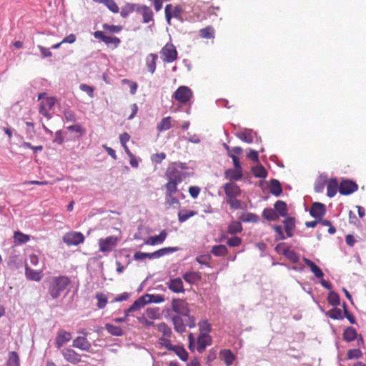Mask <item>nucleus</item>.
Returning a JSON list of instances; mask_svg holds the SVG:
<instances>
[{
	"instance_id": "nucleus-30",
	"label": "nucleus",
	"mask_w": 366,
	"mask_h": 366,
	"mask_svg": "<svg viewBox=\"0 0 366 366\" xmlns=\"http://www.w3.org/2000/svg\"><path fill=\"white\" fill-rule=\"evenodd\" d=\"M269 192L276 197H278L282 194V188L277 179H272L270 180Z\"/></svg>"
},
{
	"instance_id": "nucleus-32",
	"label": "nucleus",
	"mask_w": 366,
	"mask_h": 366,
	"mask_svg": "<svg viewBox=\"0 0 366 366\" xmlns=\"http://www.w3.org/2000/svg\"><path fill=\"white\" fill-rule=\"evenodd\" d=\"M14 240L15 244H26L30 240V236L26 234L22 233L20 231L14 232Z\"/></svg>"
},
{
	"instance_id": "nucleus-49",
	"label": "nucleus",
	"mask_w": 366,
	"mask_h": 366,
	"mask_svg": "<svg viewBox=\"0 0 366 366\" xmlns=\"http://www.w3.org/2000/svg\"><path fill=\"white\" fill-rule=\"evenodd\" d=\"M96 298L98 301L97 305V307L99 309H104L108 302L107 295L104 293L99 292L96 295Z\"/></svg>"
},
{
	"instance_id": "nucleus-5",
	"label": "nucleus",
	"mask_w": 366,
	"mask_h": 366,
	"mask_svg": "<svg viewBox=\"0 0 366 366\" xmlns=\"http://www.w3.org/2000/svg\"><path fill=\"white\" fill-rule=\"evenodd\" d=\"M147 297L148 296H145L144 295L138 298L137 300L134 301L132 306H130L127 310L124 311L125 315L124 316V318H114L113 321L116 322H124L127 321L129 312L137 311L144 307L147 304Z\"/></svg>"
},
{
	"instance_id": "nucleus-37",
	"label": "nucleus",
	"mask_w": 366,
	"mask_h": 366,
	"mask_svg": "<svg viewBox=\"0 0 366 366\" xmlns=\"http://www.w3.org/2000/svg\"><path fill=\"white\" fill-rule=\"evenodd\" d=\"M357 331L352 327H347L343 332V339L347 342H352L356 339Z\"/></svg>"
},
{
	"instance_id": "nucleus-46",
	"label": "nucleus",
	"mask_w": 366,
	"mask_h": 366,
	"mask_svg": "<svg viewBox=\"0 0 366 366\" xmlns=\"http://www.w3.org/2000/svg\"><path fill=\"white\" fill-rule=\"evenodd\" d=\"M137 5L134 4H127L124 6L122 7V11L120 12L121 16L123 18H126L129 16V14L133 12L134 11H137Z\"/></svg>"
},
{
	"instance_id": "nucleus-24",
	"label": "nucleus",
	"mask_w": 366,
	"mask_h": 366,
	"mask_svg": "<svg viewBox=\"0 0 366 366\" xmlns=\"http://www.w3.org/2000/svg\"><path fill=\"white\" fill-rule=\"evenodd\" d=\"M285 230L288 237L293 236V231L295 228V219L294 217H287L284 221Z\"/></svg>"
},
{
	"instance_id": "nucleus-25",
	"label": "nucleus",
	"mask_w": 366,
	"mask_h": 366,
	"mask_svg": "<svg viewBox=\"0 0 366 366\" xmlns=\"http://www.w3.org/2000/svg\"><path fill=\"white\" fill-rule=\"evenodd\" d=\"M183 279L189 284L194 285L202 280V276L197 272H187L183 274Z\"/></svg>"
},
{
	"instance_id": "nucleus-20",
	"label": "nucleus",
	"mask_w": 366,
	"mask_h": 366,
	"mask_svg": "<svg viewBox=\"0 0 366 366\" xmlns=\"http://www.w3.org/2000/svg\"><path fill=\"white\" fill-rule=\"evenodd\" d=\"M224 177L230 181H238L242 178V170L228 169L224 171Z\"/></svg>"
},
{
	"instance_id": "nucleus-56",
	"label": "nucleus",
	"mask_w": 366,
	"mask_h": 366,
	"mask_svg": "<svg viewBox=\"0 0 366 366\" xmlns=\"http://www.w3.org/2000/svg\"><path fill=\"white\" fill-rule=\"evenodd\" d=\"M179 183L169 181L165 184V194H174L177 192V185Z\"/></svg>"
},
{
	"instance_id": "nucleus-28",
	"label": "nucleus",
	"mask_w": 366,
	"mask_h": 366,
	"mask_svg": "<svg viewBox=\"0 0 366 366\" xmlns=\"http://www.w3.org/2000/svg\"><path fill=\"white\" fill-rule=\"evenodd\" d=\"M172 323L176 332L182 333L186 330V325L184 323L182 318L179 315L172 317Z\"/></svg>"
},
{
	"instance_id": "nucleus-10",
	"label": "nucleus",
	"mask_w": 366,
	"mask_h": 366,
	"mask_svg": "<svg viewBox=\"0 0 366 366\" xmlns=\"http://www.w3.org/2000/svg\"><path fill=\"white\" fill-rule=\"evenodd\" d=\"M358 189L357 184L351 180H343L340 182L338 190L342 195H349Z\"/></svg>"
},
{
	"instance_id": "nucleus-3",
	"label": "nucleus",
	"mask_w": 366,
	"mask_h": 366,
	"mask_svg": "<svg viewBox=\"0 0 366 366\" xmlns=\"http://www.w3.org/2000/svg\"><path fill=\"white\" fill-rule=\"evenodd\" d=\"M46 93H41L38 96V99H42L40 107H39V114L49 119L51 118V115L49 114V110L54 106L56 99L54 97H46Z\"/></svg>"
},
{
	"instance_id": "nucleus-42",
	"label": "nucleus",
	"mask_w": 366,
	"mask_h": 366,
	"mask_svg": "<svg viewBox=\"0 0 366 366\" xmlns=\"http://www.w3.org/2000/svg\"><path fill=\"white\" fill-rule=\"evenodd\" d=\"M171 351L175 352V354L182 360L187 361L188 359V352L186 350L180 345H174Z\"/></svg>"
},
{
	"instance_id": "nucleus-2",
	"label": "nucleus",
	"mask_w": 366,
	"mask_h": 366,
	"mask_svg": "<svg viewBox=\"0 0 366 366\" xmlns=\"http://www.w3.org/2000/svg\"><path fill=\"white\" fill-rule=\"evenodd\" d=\"M120 241V237L114 235L100 238L98 240L99 252L107 254L114 251Z\"/></svg>"
},
{
	"instance_id": "nucleus-41",
	"label": "nucleus",
	"mask_w": 366,
	"mask_h": 366,
	"mask_svg": "<svg viewBox=\"0 0 366 366\" xmlns=\"http://www.w3.org/2000/svg\"><path fill=\"white\" fill-rule=\"evenodd\" d=\"M171 128V117H167L163 118L161 122L157 124V129L158 132H162L167 131Z\"/></svg>"
},
{
	"instance_id": "nucleus-23",
	"label": "nucleus",
	"mask_w": 366,
	"mask_h": 366,
	"mask_svg": "<svg viewBox=\"0 0 366 366\" xmlns=\"http://www.w3.org/2000/svg\"><path fill=\"white\" fill-rule=\"evenodd\" d=\"M303 261L310 267L311 272L315 274L317 278H322L324 273L322 269L316 265L312 260L304 257Z\"/></svg>"
},
{
	"instance_id": "nucleus-51",
	"label": "nucleus",
	"mask_w": 366,
	"mask_h": 366,
	"mask_svg": "<svg viewBox=\"0 0 366 366\" xmlns=\"http://www.w3.org/2000/svg\"><path fill=\"white\" fill-rule=\"evenodd\" d=\"M157 329L162 334L163 337H171L172 333V330L166 323H159L157 325Z\"/></svg>"
},
{
	"instance_id": "nucleus-61",
	"label": "nucleus",
	"mask_w": 366,
	"mask_h": 366,
	"mask_svg": "<svg viewBox=\"0 0 366 366\" xmlns=\"http://www.w3.org/2000/svg\"><path fill=\"white\" fill-rule=\"evenodd\" d=\"M145 296H148L147 298V303L154 302V303H160L162 302L164 299L162 295H145Z\"/></svg>"
},
{
	"instance_id": "nucleus-45",
	"label": "nucleus",
	"mask_w": 366,
	"mask_h": 366,
	"mask_svg": "<svg viewBox=\"0 0 366 366\" xmlns=\"http://www.w3.org/2000/svg\"><path fill=\"white\" fill-rule=\"evenodd\" d=\"M283 254L287 259L291 261L292 263H297L300 259L298 254L296 253L294 250H292L289 248L284 249Z\"/></svg>"
},
{
	"instance_id": "nucleus-7",
	"label": "nucleus",
	"mask_w": 366,
	"mask_h": 366,
	"mask_svg": "<svg viewBox=\"0 0 366 366\" xmlns=\"http://www.w3.org/2000/svg\"><path fill=\"white\" fill-rule=\"evenodd\" d=\"M192 97V92L186 86H179L173 95V97L180 104L187 103Z\"/></svg>"
},
{
	"instance_id": "nucleus-62",
	"label": "nucleus",
	"mask_w": 366,
	"mask_h": 366,
	"mask_svg": "<svg viewBox=\"0 0 366 366\" xmlns=\"http://www.w3.org/2000/svg\"><path fill=\"white\" fill-rule=\"evenodd\" d=\"M104 5L114 14L119 11V8L114 0H107Z\"/></svg>"
},
{
	"instance_id": "nucleus-18",
	"label": "nucleus",
	"mask_w": 366,
	"mask_h": 366,
	"mask_svg": "<svg viewBox=\"0 0 366 366\" xmlns=\"http://www.w3.org/2000/svg\"><path fill=\"white\" fill-rule=\"evenodd\" d=\"M167 285L168 288L174 293L184 292L183 282L179 277L170 280Z\"/></svg>"
},
{
	"instance_id": "nucleus-50",
	"label": "nucleus",
	"mask_w": 366,
	"mask_h": 366,
	"mask_svg": "<svg viewBox=\"0 0 366 366\" xmlns=\"http://www.w3.org/2000/svg\"><path fill=\"white\" fill-rule=\"evenodd\" d=\"M327 315L333 320H342L344 318L342 310L336 307L329 310Z\"/></svg>"
},
{
	"instance_id": "nucleus-40",
	"label": "nucleus",
	"mask_w": 366,
	"mask_h": 366,
	"mask_svg": "<svg viewBox=\"0 0 366 366\" xmlns=\"http://www.w3.org/2000/svg\"><path fill=\"white\" fill-rule=\"evenodd\" d=\"M212 254L216 257H224L227 255L228 249L226 246L223 244L215 245L211 250Z\"/></svg>"
},
{
	"instance_id": "nucleus-48",
	"label": "nucleus",
	"mask_w": 366,
	"mask_h": 366,
	"mask_svg": "<svg viewBox=\"0 0 366 366\" xmlns=\"http://www.w3.org/2000/svg\"><path fill=\"white\" fill-rule=\"evenodd\" d=\"M327 302L330 305L335 307L340 305V300L339 295L333 291H331L328 295Z\"/></svg>"
},
{
	"instance_id": "nucleus-26",
	"label": "nucleus",
	"mask_w": 366,
	"mask_h": 366,
	"mask_svg": "<svg viewBox=\"0 0 366 366\" xmlns=\"http://www.w3.org/2000/svg\"><path fill=\"white\" fill-rule=\"evenodd\" d=\"M158 59V56L156 54H149L146 58V65L148 71L151 74H154L156 70V64Z\"/></svg>"
},
{
	"instance_id": "nucleus-34",
	"label": "nucleus",
	"mask_w": 366,
	"mask_h": 366,
	"mask_svg": "<svg viewBox=\"0 0 366 366\" xmlns=\"http://www.w3.org/2000/svg\"><path fill=\"white\" fill-rule=\"evenodd\" d=\"M242 231V226L241 221H233L229 223L227 227V233L230 234H235L240 233Z\"/></svg>"
},
{
	"instance_id": "nucleus-27",
	"label": "nucleus",
	"mask_w": 366,
	"mask_h": 366,
	"mask_svg": "<svg viewBox=\"0 0 366 366\" xmlns=\"http://www.w3.org/2000/svg\"><path fill=\"white\" fill-rule=\"evenodd\" d=\"M221 359L224 361L227 366L232 365L235 356L230 350H222L219 353Z\"/></svg>"
},
{
	"instance_id": "nucleus-47",
	"label": "nucleus",
	"mask_w": 366,
	"mask_h": 366,
	"mask_svg": "<svg viewBox=\"0 0 366 366\" xmlns=\"http://www.w3.org/2000/svg\"><path fill=\"white\" fill-rule=\"evenodd\" d=\"M226 202L229 205L232 209H242V202L237 199V197H229L226 198Z\"/></svg>"
},
{
	"instance_id": "nucleus-57",
	"label": "nucleus",
	"mask_w": 366,
	"mask_h": 366,
	"mask_svg": "<svg viewBox=\"0 0 366 366\" xmlns=\"http://www.w3.org/2000/svg\"><path fill=\"white\" fill-rule=\"evenodd\" d=\"M170 337H159L158 340L159 344L161 345V346L167 348L168 350H172L173 349L174 345H172L171 343V341L169 340Z\"/></svg>"
},
{
	"instance_id": "nucleus-11",
	"label": "nucleus",
	"mask_w": 366,
	"mask_h": 366,
	"mask_svg": "<svg viewBox=\"0 0 366 366\" xmlns=\"http://www.w3.org/2000/svg\"><path fill=\"white\" fill-rule=\"evenodd\" d=\"M212 344V337L206 333H200L197 340V350L202 353Z\"/></svg>"
},
{
	"instance_id": "nucleus-22",
	"label": "nucleus",
	"mask_w": 366,
	"mask_h": 366,
	"mask_svg": "<svg viewBox=\"0 0 366 366\" xmlns=\"http://www.w3.org/2000/svg\"><path fill=\"white\" fill-rule=\"evenodd\" d=\"M167 236V233L165 230H162L159 235L152 236L149 237L146 241L145 244L148 245H155L157 244L162 243Z\"/></svg>"
},
{
	"instance_id": "nucleus-6",
	"label": "nucleus",
	"mask_w": 366,
	"mask_h": 366,
	"mask_svg": "<svg viewBox=\"0 0 366 366\" xmlns=\"http://www.w3.org/2000/svg\"><path fill=\"white\" fill-rule=\"evenodd\" d=\"M84 236L79 232H67L63 237V241L68 246L79 245L84 242Z\"/></svg>"
},
{
	"instance_id": "nucleus-31",
	"label": "nucleus",
	"mask_w": 366,
	"mask_h": 366,
	"mask_svg": "<svg viewBox=\"0 0 366 366\" xmlns=\"http://www.w3.org/2000/svg\"><path fill=\"white\" fill-rule=\"evenodd\" d=\"M274 210L278 214L279 217H285L287 215V204L282 200H278L275 202Z\"/></svg>"
},
{
	"instance_id": "nucleus-8",
	"label": "nucleus",
	"mask_w": 366,
	"mask_h": 366,
	"mask_svg": "<svg viewBox=\"0 0 366 366\" xmlns=\"http://www.w3.org/2000/svg\"><path fill=\"white\" fill-rule=\"evenodd\" d=\"M183 9L180 5H177L172 8V4H167L164 9L165 18L168 23L170 24L172 18L181 19Z\"/></svg>"
},
{
	"instance_id": "nucleus-53",
	"label": "nucleus",
	"mask_w": 366,
	"mask_h": 366,
	"mask_svg": "<svg viewBox=\"0 0 366 366\" xmlns=\"http://www.w3.org/2000/svg\"><path fill=\"white\" fill-rule=\"evenodd\" d=\"M198 325L200 333L208 334L212 330V325L207 320L200 321Z\"/></svg>"
},
{
	"instance_id": "nucleus-15",
	"label": "nucleus",
	"mask_w": 366,
	"mask_h": 366,
	"mask_svg": "<svg viewBox=\"0 0 366 366\" xmlns=\"http://www.w3.org/2000/svg\"><path fill=\"white\" fill-rule=\"evenodd\" d=\"M325 212V204L320 202L313 203L310 210V215L315 219H321Z\"/></svg>"
},
{
	"instance_id": "nucleus-19",
	"label": "nucleus",
	"mask_w": 366,
	"mask_h": 366,
	"mask_svg": "<svg viewBox=\"0 0 366 366\" xmlns=\"http://www.w3.org/2000/svg\"><path fill=\"white\" fill-rule=\"evenodd\" d=\"M137 11L139 12L142 14L144 23H149L153 20V16H154L153 12L152 11V9L149 7H148L147 6H145V5L137 6Z\"/></svg>"
},
{
	"instance_id": "nucleus-38",
	"label": "nucleus",
	"mask_w": 366,
	"mask_h": 366,
	"mask_svg": "<svg viewBox=\"0 0 366 366\" xmlns=\"http://www.w3.org/2000/svg\"><path fill=\"white\" fill-rule=\"evenodd\" d=\"M105 329L110 335L114 336H122L123 335V330L119 326L107 323L105 324Z\"/></svg>"
},
{
	"instance_id": "nucleus-52",
	"label": "nucleus",
	"mask_w": 366,
	"mask_h": 366,
	"mask_svg": "<svg viewBox=\"0 0 366 366\" xmlns=\"http://www.w3.org/2000/svg\"><path fill=\"white\" fill-rule=\"evenodd\" d=\"M237 137L239 139L242 141L247 142L248 144H251L253 142V136L251 132L249 131H244L239 132L237 134Z\"/></svg>"
},
{
	"instance_id": "nucleus-39",
	"label": "nucleus",
	"mask_w": 366,
	"mask_h": 366,
	"mask_svg": "<svg viewBox=\"0 0 366 366\" xmlns=\"http://www.w3.org/2000/svg\"><path fill=\"white\" fill-rule=\"evenodd\" d=\"M239 219L243 222H252L256 223L259 220V217L254 213H242Z\"/></svg>"
},
{
	"instance_id": "nucleus-13",
	"label": "nucleus",
	"mask_w": 366,
	"mask_h": 366,
	"mask_svg": "<svg viewBox=\"0 0 366 366\" xmlns=\"http://www.w3.org/2000/svg\"><path fill=\"white\" fill-rule=\"evenodd\" d=\"M226 198L238 197L241 194L239 187L234 182L226 183L224 187Z\"/></svg>"
},
{
	"instance_id": "nucleus-9",
	"label": "nucleus",
	"mask_w": 366,
	"mask_h": 366,
	"mask_svg": "<svg viewBox=\"0 0 366 366\" xmlns=\"http://www.w3.org/2000/svg\"><path fill=\"white\" fill-rule=\"evenodd\" d=\"M172 308L174 312L183 316H188V313H189V305L184 300H173L172 302Z\"/></svg>"
},
{
	"instance_id": "nucleus-63",
	"label": "nucleus",
	"mask_w": 366,
	"mask_h": 366,
	"mask_svg": "<svg viewBox=\"0 0 366 366\" xmlns=\"http://www.w3.org/2000/svg\"><path fill=\"white\" fill-rule=\"evenodd\" d=\"M104 42L106 44H112L115 46V47H117L120 44L121 41L118 37L106 35V37H104Z\"/></svg>"
},
{
	"instance_id": "nucleus-21",
	"label": "nucleus",
	"mask_w": 366,
	"mask_h": 366,
	"mask_svg": "<svg viewBox=\"0 0 366 366\" xmlns=\"http://www.w3.org/2000/svg\"><path fill=\"white\" fill-rule=\"evenodd\" d=\"M25 274L27 279L36 282L40 281L42 277L41 270H34L29 267L28 264L25 266Z\"/></svg>"
},
{
	"instance_id": "nucleus-64",
	"label": "nucleus",
	"mask_w": 366,
	"mask_h": 366,
	"mask_svg": "<svg viewBox=\"0 0 366 366\" xmlns=\"http://www.w3.org/2000/svg\"><path fill=\"white\" fill-rule=\"evenodd\" d=\"M272 228L277 234L275 237L276 240H283L286 238L285 236L284 235L282 228L280 225H273Z\"/></svg>"
},
{
	"instance_id": "nucleus-16",
	"label": "nucleus",
	"mask_w": 366,
	"mask_h": 366,
	"mask_svg": "<svg viewBox=\"0 0 366 366\" xmlns=\"http://www.w3.org/2000/svg\"><path fill=\"white\" fill-rule=\"evenodd\" d=\"M72 346L84 351H89L92 347L91 343L89 342L86 337H76L74 341Z\"/></svg>"
},
{
	"instance_id": "nucleus-4",
	"label": "nucleus",
	"mask_w": 366,
	"mask_h": 366,
	"mask_svg": "<svg viewBox=\"0 0 366 366\" xmlns=\"http://www.w3.org/2000/svg\"><path fill=\"white\" fill-rule=\"evenodd\" d=\"M161 58L165 63H172L177 60L178 53L172 43L166 44L160 51Z\"/></svg>"
},
{
	"instance_id": "nucleus-59",
	"label": "nucleus",
	"mask_w": 366,
	"mask_h": 366,
	"mask_svg": "<svg viewBox=\"0 0 366 366\" xmlns=\"http://www.w3.org/2000/svg\"><path fill=\"white\" fill-rule=\"evenodd\" d=\"M327 179L320 177L315 183V191L317 193L322 192L324 191Z\"/></svg>"
},
{
	"instance_id": "nucleus-58",
	"label": "nucleus",
	"mask_w": 366,
	"mask_h": 366,
	"mask_svg": "<svg viewBox=\"0 0 366 366\" xmlns=\"http://www.w3.org/2000/svg\"><path fill=\"white\" fill-rule=\"evenodd\" d=\"M362 353L359 349H352L349 350L347 352V357L350 360L352 359H359L362 357Z\"/></svg>"
},
{
	"instance_id": "nucleus-29",
	"label": "nucleus",
	"mask_w": 366,
	"mask_h": 366,
	"mask_svg": "<svg viewBox=\"0 0 366 366\" xmlns=\"http://www.w3.org/2000/svg\"><path fill=\"white\" fill-rule=\"evenodd\" d=\"M338 187V182L336 179L327 181V195L329 197H333L336 194Z\"/></svg>"
},
{
	"instance_id": "nucleus-44",
	"label": "nucleus",
	"mask_w": 366,
	"mask_h": 366,
	"mask_svg": "<svg viewBox=\"0 0 366 366\" xmlns=\"http://www.w3.org/2000/svg\"><path fill=\"white\" fill-rule=\"evenodd\" d=\"M253 174L258 178H266L267 176V172L262 165H257L252 169Z\"/></svg>"
},
{
	"instance_id": "nucleus-54",
	"label": "nucleus",
	"mask_w": 366,
	"mask_h": 366,
	"mask_svg": "<svg viewBox=\"0 0 366 366\" xmlns=\"http://www.w3.org/2000/svg\"><path fill=\"white\" fill-rule=\"evenodd\" d=\"M146 315L151 320H157L160 317L159 308H147Z\"/></svg>"
},
{
	"instance_id": "nucleus-14",
	"label": "nucleus",
	"mask_w": 366,
	"mask_h": 366,
	"mask_svg": "<svg viewBox=\"0 0 366 366\" xmlns=\"http://www.w3.org/2000/svg\"><path fill=\"white\" fill-rule=\"evenodd\" d=\"M71 339V334L64 330H59L57 332L55 345L58 349H60L66 342Z\"/></svg>"
},
{
	"instance_id": "nucleus-1",
	"label": "nucleus",
	"mask_w": 366,
	"mask_h": 366,
	"mask_svg": "<svg viewBox=\"0 0 366 366\" xmlns=\"http://www.w3.org/2000/svg\"><path fill=\"white\" fill-rule=\"evenodd\" d=\"M71 284V280L66 275L52 276L47 280V291L53 300L59 298Z\"/></svg>"
},
{
	"instance_id": "nucleus-35",
	"label": "nucleus",
	"mask_w": 366,
	"mask_h": 366,
	"mask_svg": "<svg viewBox=\"0 0 366 366\" xmlns=\"http://www.w3.org/2000/svg\"><path fill=\"white\" fill-rule=\"evenodd\" d=\"M6 366H20V360L18 354L11 351L9 353Z\"/></svg>"
},
{
	"instance_id": "nucleus-33",
	"label": "nucleus",
	"mask_w": 366,
	"mask_h": 366,
	"mask_svg": "<svg viewBox=\"0 0 366 366\" xmlns=\"http://www.w3.org/2000/svg\"><path fill=\"white\" fill-rule=\"evenodd\" d=\"M197 214V212L193 210H189L187 209H183L179 211L178 212V219L179 222L182 223L187 221L189 218Z\"/></svg>"
},
{
	"instance_id": "nucleus-12",
	"label": "nucleus",
	"mask_w": 366,
	"mask_h": 366,
	"mask_svg": "<svg viewBox=\"0 0 366 366\" xmlns=\"http://www.w3.org/2000/svg\"><path fill=\"white\" fill-rule=\"evenodd\" d=\"M61 354L67 362L76 365L80 362L81 357L80 355L74 350L71 348H65L61 350Z\"/></svg>"
},
{
	"instance_id": "nucleus-55",
	"label": "nucleus",
	"mask_w": 366,
	"mask_h": 366,
	"mask_svg": "<svg viewBox=\"0 0 366 366\" xmlns=\"http://www.w3.org/2000/svg\"><path fill=\"white\" fill-rule=\"evenodd\" d=\"M174 194H165V204L169 207L179 205V201L174 196Z\"/></svg>"
},
{
	"instance_id": "nucleus-43",
	"label": "nucleus",
	"mask_w": 366,
	"mask_h": 366,
	"mask_svg": "<svg viewBox=\"0 0 366 366\" xmlns=\"http://www.w3.org/2000/svg\"><path fill=\"white\" fill-rule=\"evenodd\" d=\"M263 217L269 221H275L279 219L278 214L272 208H265L263 210Z\"/></svg>"
},
{
	"instance_id": "nucleus-60",
	"label": "nucleus",
	"mask_w": 366,
	"mask_h": 366,
	"mask_svg": "<svg viewBox=\"0 0 366 366\" xmlns=\"http://www.w3.org/2000/svg\"><path fill=\"white\" fill-rule=\"evenodd\" d=\"M122 84H127L130 89V93L132 94H134L137 90V84L134 81L129 80L127 79H124L121 81Z\"/></svg>"
},
{
	"instance_id": "nucleus-36",
	"label": "nucleus",
	"mask_w": 366,
	"mask_h": 366,
	"mask_svg": "<svg viewBox=\"0 0 366 366\" xmlns=\"http://www.w3.org/2000/svg\"><path fill=\"white\" fill-rule=\"evenodd\" d=\"M199 36L202 39H213L214 37V29L212 26H207L199 30Z\"/></svg>"
},
{
	"instance_id": "nucleus-17",
	"label": "nucleus",
	"mask_w": 366,
	"mask_h": 366,
	"mask_svg": "<svg viewBox=\"0 0 366 366\" xmlns=\"http://www.w3.org/2000/svg\"><path fill=\"white\" fill-rule=\"evenodd\" d=\"M167 180L181 183L182 182V173L175 167H169L166 172Z\"/></svg>"
}]
</instances>
